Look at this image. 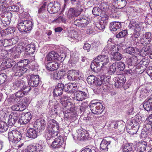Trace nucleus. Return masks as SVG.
Masks as SVG:
<instances>
[{
    "mask_svg": "<svg viewBox=\"0 0 152 152\" xmlns=\"http://www.w3.org/2000/svg\"><path fill=\"white\" fill-rule=\"evenodd\" d=\"M58 124L54 119H48L46 130L45 137L48 144L53 149L60 148L64 142L61 136L56 138L53 142V138L58 134Z\"/></svg>",
    "mask_w": 152,
    "mask_h": 152,
    "instance_id": "obj_1",
    "label": "nucleus"
},
{
    "mask_svg": "<svg viewBox=\"0 0 152 152\" xmlns=\"http://www.w3.org/2000/svg\"><path fill=\"white\" fill-rule=\"evenodd\" d=\"M1 64L2 69H5L13 66L12 68L14 75L16 76L20 77L28 70L27 65L29 61L28 59H24L20 61L17 64L15 62L10 58H7L3 59Z\"/></svg>",
    "mask_w": 152,
    "mask_h": 152,
    "instance_id": "obj_2",
    "label": "nucleus"
},
{
    "mask_svg": "<svg viewBox=\"0 0 152 152\" xmlns=\"http://www.w3.org/2000/svg\"><path fill=\"white\" fill-rule=\"evenodd\" d=\"M69 96L68 95H66L64 96V98H62L60 99L61 102L63 107H65V110L67 109L66 110H63V112L64 114L65 118L68 119L71 118H73V120L74 121L76 120V115L74 114L73 115L72 113L75 114L76 113L75 109V107L74 106V104H73L71 102L67 101Z\"/></svg>",
    "mask_w": 152,
    "mask_h": 152,
    "instance_id": "obj_3",
    "label": "nucleus"
},
{
    "mask_svg": "<svg viewBox=\"0 0 152 152\" xmlns=\"http://www.w3.org/2000/svg\"><path fill=\"white\" fill-rule=\"evenodd\" d=\"M21 133L17 130H13L9 132L8 138L10 144L15 146L16 148H21L24 145L23 143L19 144V142L22 138Z\"/></svg>",
    "mask_w": 152,
    "mask_h": 152,
    "instance_id": "obj_4",
    "label": "nucleus"
},
{
    "mask_svg": "<svg viewBox=\"0 0 152 152\" xmlns=\"http://www.w3.org/2000/svg\"><path fill=\"white\" fill-rule=\"evenodd\" d=\"M36 48L34 45L30 44L25 47L20 44L18 45L15 48V51L18 54H20L22 52L25 51V56L27 57L31 56L32 59H34V53Z\"/></svg>",
    "mask_w": 152,
    "mask_h": 152,
    "instance_id": "obj_5",
    "label": "nucleus"
},
{
    "mask_svg": "<svg viewBox=\"0 0 152 152\" xmlns=\"http://www.w3.org/2000/svg\"><path fill=\"white\" fill-rule=\"evenodd\" d=\"M143 24H145L144 23L142 22H130L128 27L130 29L134 30V33L131 36L132 38H137L140 35V31L143 29Z\"/></svg>",
    "mask_w": 152,
    "mask_h": 152,
    "instance_id": "obj_6",
    "label": "nucleus"
},
{
    "mask_svg": "<svg viewBox=\"0 0 152 152\" xmlns=\"http://www.w3.org/2000/svg\"><path fill=\"white\" fill-rule=\"evenodd\" d=\"M32 21L29 20H22L18 21L17 27L21 32H26L31 30L32 27Z\"/></svg>",
    "mask_w": 152,
    "mask_h": 152,
    "instance_id": "obj_7",
    "label": "nucleus"
},
{
    "mask_svg": "<svg viewBox=\"0 0 152 152\" xmlns=\"http://www.w3.org/2000/svg\"><path fill=\"white\" fill-rule=\"evenodd\" d=\"M138 118L133 120L128 124L126 127L127 132L130 134L133 135L137 132L139 128Z\"/></svg>",
    "mask_w": 152,
    "mask_h": 152,
    "instance_id": "obj_8",
    "label": "nucleus"
},
{
    "mask_svg": "<svg viewBox=\"0 0 152 152\" xmlns=\"http://www.w3.org/2000/svg\"><path fill=\"white\" fill-rule=\"evenodd\" d=\"M109 60L108 55L105 53L102 54V52L101 55L98 56L94 59V61L98 66L101 67V69H102L103 67L109 63Z\"/></svg>",
    "mask_w": 152,
    "mask_h": 152,
    "instance_id": "obj_9",
    "label": "nucleus"
},
{
    "mask_svg": "<svg viewBox=\"0 0 152 152\" xmlns=\"http://www.w3.org/2000/svg\"><path fill=\"white\" fill-rule=\"evenodd\" d=\"M89 106L92 112L94 114H100L104 111L103 107L100 102H93L92 101L89 104Z\"/></svg>",
    "mask_w": 152,
    "mask_h": 152,
    "instance_id": "obj_10",
    "label": "nucleus"
},
{
    "mask_svg": "<svg viewBox=\"0 0 152 152\" xmlns=\"http://www.w3.org/2000/svg\"><path fill=\"white\" fill-rule=\"evenodd\" d=\"M18 112L14 111L11 113L9 115L8 123L9 125H14L17 122L20 116Z\"/></svg>",
    "mask_w": 152,
    "mask_h": 152,
    "instance_id": "obj_11",
    "label": "nucleus"
},
{
    "mask_svg": "<svg viewBox=\"0 0 152 152\" xmlns=\"http://www.w3.org/2000/svg\"><path fill=\"white\" fill-rule=\"evenodd\" d=\"M60 9V4L57 2L53 3L50 2L47 7V11L50 13H55L57 12Z\"/></svg>",
    "mask_w": 152,
    "mask_h": 152,
    "instance_id": "obj_12",
    "label": "nucleus"
},
{
    "mask_svg": "<svg viewBox=\"0 0 152 152\" xmlns=\"http://www.w3.org/2000/svg\"><path fill=\"white\" fill-rule=\"evenodd\" d=\"M34 125V128L39 133L44 130L46 126L45 121L44 119H39L36 121Z\"/></svg>",
    "mask_w": 152,
    "mask_h": 152,
    "instance_id": "obj_13",
    "label": "nucleus"
},
{
    "mask_svg": "<svg viewBox=\"0 0 152 152\" xmlns=\"http://www.w3.org/2000/svg\"><path fill=\"white\" fill-rule=\"evenodd\" d=\"M31 118V114L29 112L23 113L18 121L20 125L25 124L28 122Z\"/></svg>",
    "mask_w": 152,
    "mask_h": 152,
    "instance_id": "obj_14",
    "label": "nucleus"
},
{
    "mask_svg": "<svg viewBox=\"0 0 152 152\" xmlns=\"http://www.w3.org/2000/svg\"><path fill=\"white\" fill-rule=\"evenodd\" d=\"M97 4L102 11L105 12L108 11L111 5L110 0H102L99 1Z\"/></svg>",
    "mask_w": 152,
    "mask_h": 152,
    "instance_id": "obj_15",
    "label": "nucleus"
},
{
    "mask_svg": "<svg viewBox=\"0 0 152 152\" xmlns=\"http://www.w3.org/2000/svg\"><path fill=\"white\" fill-rule=\"evenodd\" d=\"M147 143L144 141L139 142L135 147L133 152H143L146 150Z\"/></svg>",
    "mask_w": 152,
    "mask_h": 152,
    "instance_id": "obj_16",
    "label": "nucleus"
},
{
    "mask_svg": "<svg viewBox=\"0 0 152 152\" xmlns=\"http://www.w3.org/2000/svg\"><path fill=\"white\" fill-rule=\"evenodd\" d=\"M39 75H31L28 80V84L32 87H36L39 84Z\"/></svg>",
    "mask_w": 152,
    "mask_h": 152,
    "instance_id": "obj_17",
    "label": "nucleus"
},
{
    "mask_svg": "<svg viewBox=\"0 0 152 152\" xmlns=\"http://www.w3.org/2000/svg\"><path fill=\"white\" fill-rule=\"evenodd\" d=\"M105 47L102 52V53H105L108 55L109 53L111 54L114 53L115 52L118 51V46L115 45L114 44L113 45H109Z\"/></svg>",
    "mask_w": 152,
    "mask_h": 152,
    "instance_id": "obj_18",
    "label": "nucleus"
},
{
    "mask_svg": "<svg viewBox=\"0 0 152 152\" xmlns=\"http://www.w3.org/2000/svg\"><path fill=\"white\" fill-rule=\"evenodd\" d=\"M139 52L142 56L148 55L149 57L152 59V45L148 47H143Z\"/></svg>",
    "mask_w": 152,
    "mask_h": 152,
    "instance_id": "obj_19",
    "label": "nucleus"
},
{
    "mask_svg": "<svg viewBox=\"0 0 152 152\" xmlns=\"http://www.w3.org/2000/svg\"><path fill=\"white\" fill-rule=\"evenodd\" d=\"M77 137L79 140H85L88 138L89 134L86 131L79 129L77 130Z\"/></svg>",
    "mask_w": 152,
    "mask_h": 152,
    "instance_id": "obj_20",
    "label": "nucleus"
},
{
    "mask_svg": "<svg viewBox=\"0 0 152 152\" xmlns=\"http://www.w3.org/2000/svg\"><path fill=\"white\" fill-rule=\"evenodd\" d=\"M64 86L61 83H58L56 86L53 91V95L57 97L61 95L63 93Z\"/></svg>",
    "mask_w": 152,
    "mask_h": 152,
    "instance_id": "obj_21",
    "label": "nucleus"
},
{
    "mask_svg": "<svg viewBox=\"0 0 152 152\" xmlns=\"http://www.w3.org/2000/svg\"><path fill=\"white\" fill-rule=\"evenodd\" d=\"M38 132L39 131L35 128H30L27 131L26 136L29 138L34 139L38 136Z\"/></svg>",
    "mask_w": 152,
    "mask_h": 152,
    "instance_id": "obj_22",
    "label": "nucleus"
},
{
    "mask_svg": "<svg viewBox=\"0 0 152 152\" xmlns=\"http://www.w3.org/2000/svg\"><path fill=\"white\" fill-rule=\"evenodd\" d=\"M60 57V56L58 53L55 51H52L47 55L45 59L46 60L49 61L59 60Z\"/></svg>",
    "mask_w": 152,
    "mask_h": 152,
    "instance_id": "obj_23",
    "label": "nucleus"
},
{
    "mask_svg": "<svg viewBox=\"0 0 152 152\" xmlns=\"http://www.w3.org/2000/svg\"><path fill=\"white\" fill-rule=\"evenodd\" d=\"M25 85V83L23 80L18 78L16 79L13 83V87L14 89H18V88H24L25 86H26Z\"/></svg>",
    "mask_w": 152,
    "mask_h": 152,
    "instance_id": "obj_24",
    "label": "nucleus"
},
{
    "mask_svg": "<svg viewBox=\"0 0 152 152\" xmlns=\"http://www.w3.org/2000/svg\"><path fill=\"white\" fill-rule=\"evenodd\" d=\"M143 106L144 109L147 111L152 110V97L145 100L143 102Z\"/></svg>",
    "mask_w": 152,
    "mask_h": 152,
    "instance_id": "obj_25",
    "label": "nucleus"
},
{
    "mask_svg": "<svg viewBox=\"0 0 152 152\" xmlns=\"http://www.w3.org/2000/svg\"><path fill=\"white\" fill-rule=\"evenodd\" d=\"M10 18L6 15H2L0 16V24L6 26L10 23Z\"/></svg>",
    "mask_w": 152,
    "mask_h": 152,
    "instance_id": "obj_26",
    "label": "nucleus"
},
{
    "mask_svg": "<svg viewBox=\"0 0 152 152\" xmlns=\"http://www.w3.org/2000/svg\"><path fill=\"white\" fill-rule=\"evenodd\" d=\"M111 142L110 140H109L108 138L104 139L102 140L100 144V148L101 151H106L108 150V145Z\"/></svg>",
    "mask_w": 152,
    "mask_h": 152,
    "instance_id": "obj_27",
    "label": "nucleus"
},
{
    "mask_svg": "<svg viewBox=\"0 0 152 152\" xmlns=\"http://www.w3.org/2000/svg\"><path fill=\"white\" fill-rule=\"evenodd\" d=\"M15 31V28L14 27H10L3 30L2 31L1 36L4 38L8 37L10 34L13 33Z\"/></svg>",
    "mask_w": 152,
    "mask_h": 152,
    "instance_id": "obj_28",
    "label": "nucleus"
},
{
    "mask_svg": "<svg viewBox=\"0 0 152 152\" xmlns=\"http://www.w3.org/2000/svg\"><path fill=\"white\" fill-rule=\"evenodd\" d=\"M24 87V88L20 89V90L16 92L15 95V97H22L30 90L31 88L30 86H25Z\"/></svg>",
    "mask_w": 152,
    "mask_h": 152,
    "instance_id": "obj_29",
    "label": "nucleus"
},
{
    "mask_svg": "<svg viewBox=\"0 0 152 152\" xmlns=\"http://www.w3.org/2000/svg\"><path fill=\"white\" fill-rule=\"evenodd\" d=\"M12 105L11 107V109L12 110L16 111H23L26 109L25 104L23 103L21 104L19 102V103L17 102Z\"/></svg>",
    "mask_w": 152,
    "mask_h": 152,
    "instance_id": "obj_30",
    "label": "nucleus"
},
{
    "mask_svg": "<svg viewBox=\"0 0 152 152\" xmlns=\"http://www.w3.org/2000/svg\"><path fill=\"white\" fill-rule=\"evenodd\" d=\"M59 66V64L58 63L53 61L48 63L46 67L48 70L52 71L57 70Z\"/></svg>",
    "mask_w": 152,
    "mask_h": 152,
    "instance_id": "obj_31",
    "label": "nucleus"
},
{
    "mask_svg": "<svg viewBox=\"0 0 152 152\" xmlns=\"http://www.w3.org/2000/svg\"><path fill=\"white\" fill-rule=\"evenodd\" d=\"M88 97L86 93L77 90V100L83 101Z\"/></svg>",
    "mask_w": 152,
    "mask_h": 152,
    "instance_id": "obj_32",
    "label": "nucleus"
},
{
    "mask_svg": "<svg viewBox=\"0 0 152 152\" xmlns=\"http://www.w3.org/2000/svg\"><path fill=\"white\" fill-rule=\"evenodd\" d=\"M121 26V24L119 22H112L110 23L109 28L111 31H115L120 29Z\"/></svg>",
    "mask_w": 152,
    "mask_h": 152,
    "instance_id": "obj_33",
    "label": "nucleus"
},
{
    "mask_svg": "<svg viewBox=\"0 0 152 152\" xmlns=\"http://www.w3.org/2000/svg\"><path fill=\"white\" fill-rule=\"evenodd\" d=\"M110 78V76L103 75L101 77V80L97 78V79L95 80L94 81V85L96 86H100L102 83V81H107V79H109Z\"/></svg>",
    "mask_w": 152,
    "mask_h": 152,
    "instance_id": "obj_34",
    "label": "nucleus"
},
{
    "mask_svg": "<svg viewBox=\"0 0 152 152\" xmlns=\"http://www.w3.org/2000/svg\"><path fill=\"white\" fill-rule=\"evenodd\" d=\"M18 99L14 96L11 95L9 98H7L5 101L4 104L7 106H9L12 104L17 102Z\"/></svg>",
    "mask_w": 152,
    "mask_h": 152,
    "instance_id": "obj_35",
    "label": "nucleus"
},
{
    "mask_svg": "<svg viewBox=\"0 0 152 152\" xmlns=\"http://www.w3.org/2000/svg\"><path fill=\"white\" fill-rule=\"evenodd\" d=\"M126 52L132 55H135L139 54V49L137 48L129 47L126 49Z\"/></svg>",
    "mask_w": 152,
    "mask_h": 152,
    "instance_id": "obj_36",
    "label": "nucleus"
},
{
    "mask_svg": "<svg viewBox=\"0 0 152 152\" xmlns=\"http://www.w3.org/2000/svg\"><path fill=\"white\" fill-rule=\"evenodd\" d=\"M66 75L67 79L69 80H75L76 79L75 70H71L69 71Z\"/></svg>",
    "mask_w": 152,
    "mask_h": 152,
    "instance_id": "obj_37",
    "label": "nucleus"
},
{
    "mask_svg": "<svg viewBox=\"0 0 152 152\" xmlns=\"http://www.w3.org/2000/svg\"><path fill=\"white\" fill-rule=\"evenodd\" d=\"M48 109L49 110L51 111L52 113V114L56 115H58V106L57 105H54L53 106L51 105L49 103L48 105Z\"/></svg>",
    "mask_w": 152,
    "mask_h": 152,
    "instance_id": "obj_38",
    "label": "nucleus"
},
{
    "mask_svg": "<svg viewBox=\"0 0 152 152\" xmlns=\"http://www.w3.org/2000/svg\"><path fill=\"white\" fill-rule=\"evenodd\" d=\"M77 26H84L88 24V22L87 20L83 18L77 17Z\"/></svg>",
    "mask_w": 152,
    "mask_h": 152,
    "instance_id": "obj_39",
    "label": "nucleus"
},
{
    "mask_svg": "<svg viewBox=\"0 0 152 152\" xmlns=\"http://www.w3.org/2000/svg\"><path fill=\"white\" fill-rule=\"evenodd\" d=\"M8 128V126L6 123L0 121V133L6 131Z\"/></svg>",
    "mask_w": 152,
    "mask_h": 152,
    "instance_id": "obj_40",
    "label": "nucleus"
},
{
    "mask_svg": "<svg viewBox=\"0 0 152 152\" xmlns=\"http://www.w3.org/2000/svg\"><path fill=\"white\" fill-rule=\"evenodd\" d=\"M38 146L36 144L34 145H30L27 147L25 150L28 152H36L38 151Z\"/></svg>",
    "mask_w": 152,
    "mask_h": 152,
    "instance_id": "obj_41",
    "label": "nucleus"
},
{
    "mask_svg": "<svg viewBox=\"0 0 152 152\" xmlns=\"http://www.w3.org/2000/svg\"><path fill=\"white\" fill-rule=\"evenodd\" d=\"M76 88L75 85L73 83H68L66 84L64 86V88L66 91H67L69 89H71L72 91L74 92V91H75Z\"/></svg>",
    "mask_w": 152,
    "mask_h": 152,
    "instance_id": "obj_42",
    "label": "nucleus"
},
{
    "mask_svg": "<svg viewBox=\"0 0 152 152\" xmlns=\"http://www.w3.org/2000/svg\"><path fill=\"white\" fill-rule=\"evenodd\" d=\"M116 65L115 63H113L110 66L109 70H107L106 69V70L105 71L104 73L108 72L109 74H112L113 73L115 72L116 70L117 71Z\"/></svg>",
    "mask_w": 152,
    "mask_h": 152,
    "instance_id": "obj_43",
    "label": "nucleus"
},
{
    "mask_svg": "<svg viewBox=\"0 0 152 152\" xmlns=\"http://www.w3.org/2000/svg\"><path fill=\"white\" fill-rule=\"evenodd\" d=\"M4 39H0V46H4L7 47L9 46H10V44L9 42V39H7V37L4 38L2 37Z\"/></svg>",
    "mask_w": 152,
    "mask_h": 152,
    "instance_id": "obj_44",
    "label": "nucleus"
},
{
    "mask_svg": "<svg viewBox=\"0 0 152 152\" xmlns=\"http://www.w3.org/2000/svg\"><path fill=\"white\" fill-rule=\"evenodd\" d=\"M76 16V11L75 8H71L68 11V16L70 19H72Z\"/></svg>",
    "mask_w": 152,
    "mask_h": 152,
    "instance_id": "obj_45",
    "label": "nucleus"
},
{
    "mask_svg": "<svg viewBox=\"0 0 152 152\" xmlns=\"http://www.w3.org/2000/svg\"><path fill=\"white\" fill-rule=\"evenodd\" d=\"M123 152H133L132 146L129 143L126 144L123 148Z\"/></svg>",
    "mask_w": 152,
    "mask_h": 152,
    "instance_id": "obj_46",
    "label": "nucleus"
},
{
    "mask_svg": "<svg viewBox=\"0 0 152 152\" xmlns=\"http://www.w3.org/2000/svg\"><path fill=\"white\" fill-rule=\"evenodd\" d=\"M63 72L62 71L55 72L52 76L54 80H58L60 79L63 75Z\"/></svg>",
    "mask_w": 152,
    "mask_h": 152,
    "instance_id": "obj_47",
    "label": "nucleus"
},
{
    "mask_svg": "<svg viewBox=\"0 0 152 152\" xmlns=\"http://www.w3.org/2000/svg\"><path fill=\"white\" fill-rule=\"evenodd\" d=\"M102 23H97L96 24V26L94 28L98 32H100L103 31L104 28V26Z\"/></svg>",
    "mask_w": 152,
    "mask_h": 152,
    "instance_id": "obj_48",
    "label": "nucleus"
},
{
    "mask_svg": "<svg viewBox=\"0 0 152 152\" xmlns=\"http://www.w3.org/2000/svg\"><path fill=\"white\" fill-rule=\"evenodd\" d=\"M117 3L118 9H121L124 7L126 4V0H117Z\"/></svg>",
    "mask_w": 152,
    "mask_h": 152,
    "instance_id": "obj_49",
    "label": "nucleus"
},
{
    "mask_svg": "<svg viewBox=\"0 0 152 152\" xmlns=\"http://www.w3.org/2000/svg\"><path fill=\"white\" fill-rule=\"evenodd\" d=\"M141 38L140 39V43L144 45H147L150 43L149 40H148L145 37H143V35L140 37Z\"/></svg>",
    "mask_w": 152,
    "mask_h": 152,
    "instance_id": "obj_50",
    "label": "nucleus"
},
{
    "mask_svg": "<svg viewBox=\"0 0 152 152\" xmlns=\"http://www.w3.org/2000/svg\"><path fill=\"white\" fill-rule=\"evenodd\" d=\"M117 68V71H123L125 67V64L124 62H115Z\"/></svg>",
    "mask_w": 152,
    "mask_h": 152,
    "instance_id": "obj_51",
    "label": "nucleus"
},
{
    "mask_svg": "<svg viewBox=\"0 0 152 152\" xmlns=\"http://www.w3.org/2000/svg\"><path fill=\"white\" fill-rule=\"evenodd\" d=\"M97 79V78L93 75H90L88 77L87 79L88 83L90 85H92L95 80Z\"/></svg>",
    "mask_w": 152,
    "mask_h": 152,
    "instance_id": "obj_52",
    "label": "nucleus"
},
{
    "mask_svg": "<svg viewBox=\"0 0 152 152\" xmlns=\"http://www.w3.org/2000/svg\"><path fill=\"white\" fill-rule=\"evenodd\" d=\"M113 59L115 61H118L121 60L122 58V55L118 52H115L113 55Z\"/></svg>",
    "mask_w": 152,
    "mask_h": 152,
    "instance_id": "obj_53",
    "label": "nucleus"
},
{
    "mask_svg": "<svg viewBox=\"0 0 152 152\" xmlns=\"http://www.w3.org/2000/svg\"><path fill=\"white\" fill-rule=\"evenodd\" d=\"M66 21V19L63 17V15L62 14H61L56 19L54 20V21L56 22L57 23L61 22L65 23Z\"/></svg>",
    "mask_w": 152,
    "mask_h": 152,
    "instance_id": "obj_54",
    "label": "nucleus"
},
{
    "mask_svg": "<svg viewBox=\"0 0 152 152\" xmlns=\"http://www.w3.org/2000/svg\"><path fill=\"white\" fill-rule=\"evenodd\" d=\"M127 34V31L124 30L120 32L116 35V37L118 38L124 37Z\"/></svg>",
    "mask_w": 152,
    "mask_h": 152,
    "instance_id": "obj_55",
    "label": "nucleus"
},
{
    "mask_svg": "<svg viewBox=\"0 0 152 152\" xmlns=\"http://www.w3.org/2000/svg\"><path fill=\"white\" fill-rule=\"evenodd\" d=\"M81 152H99L98 149L95 147L91 149L86 148L82 150Z\"/></svg>",
    "mask_w": 152,
    "mask_h": 152,
    "instance_id": "obj_56",
    "label": "nucleus"
},
{
    "mask_svg": "<svg viewBox=\"0 0 152 152\" xmlns=\"http://www.w3.org/2000/svg\"><path fill=\"white\" fill-rule=\"evenodd\" d=\"M149 95L148 90L145 88H142L141 90L140 96L143 97H146Z\"/></svg>",
    "mask_w": 152,
    "mask_h": 152,
    "instance_id": "obj_57",
    "label": "nucleus"
},
{
    "mask_svg": "<svg viewBox=\"0 0 152 152\" xmlns=\"http://www.w3.org/2000/svg\"><path fill=\"white\" fill-rule=\"evenodd\" d=\"M102 10L98 7H95L92 10V13L94 15H99L101 12Z\"/></svg>",
    "mask_w": 152,
    "mask_h": 152,
    "instance_id": "obj_58",
    "label": "nucleus"
},
{
    "mask_svg": "<svg viewBox=\"0 0 152 152\" xmlns=\"http://www.w3.org/2000/svg\"><path fill=\"white\" fill-rule=\"evenodd\" d=\"M142 35H143V37H145L149 40L150 42L151 43L152 39V34L151 32H146L145 34H143Z\"/></svg>",
    "mask_w": 152,
    "mask_h": 152,
    "instance_id": "obj_59",
    "label": "nucleus"
},
{
    "mask_svg": "<svg viewBox=\"0 0 152 152\" xmlns=\"http://www.w3.org/2000/svg\"><path fill=\"white\" fill-rule=\"evenodd\" d=\"M46 4L45 3L39 8L38 11L39 13H44L45 11H46Z\"/></svg>",
    "mask_w": 152,
    "mask_h": 152,
    "instance_id": "obj_60",
    "label": "nucleus"
},
{
    "mask_svg": "<svg viewBox=\"0 0 152 152\" xmlns=\"http://www.w3.org/2000/svg\"><path fill=\"white\" fill-rule=\"evenodd\" d=\"M7 76L5 73H2L0 74V85L4 83Z\"/></svg>",
    "mask_w": 152,
    "mask_h": 152,
    "instance_id": "obj_61",
    "label": "nucleus"
},
{
    "mask_svg": "<svg viewBox=\"0 0 152 152\" xmlns=\"http://www.w3.org/2000/svg\"><path fill=\"white\" fill-rule=\"evenodd\" d=\"M97 66H99L97 65V63L94 61V59L91 65V68L93 71L96 72Z\"/></svg>",
    "mask_w": 152,
    "mask_h": 152,
    "instance_id": "obj_62",
    "label": "nucleus"
},
{
    "mask_svg": "<svg viewBox=\"0 0 152 152\" xmlns=\"http://www.w3.org/2000/svg\"><path fill=\"white\" fill-rule=\"evenodd\" d=\"M7 54V51L5 50H3L0 52V60L1 61L6 58V54Z\"/></svg>",
    "mask_w": 152,
    "mask_h": 152,
    "instance_id": "obj_63",
    "label": "nucleus"
},
{
    "mask_svg": "<svg viewBox=\"0 0 152 152\" xmlns=\"http://www.w3.org/2000/svg\"><path fill=\"white\" fill-rule=\"evenodd\" d=\"M118 78L122 86H123L126 80L125 76L124 75H121Z\"/></svg>",
    "mask_w": 152,
    "mask_h": 152,
    "instance_id": "obj_64",
    "label": "nucleus"
}]
</instances>
